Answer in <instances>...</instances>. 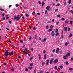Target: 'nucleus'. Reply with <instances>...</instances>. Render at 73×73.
<instances>
[{
	"label": "nucleus",
	"instance_id": "obj_1",
	"mask_svg": "<svg viewBox=\"0 0 73 73\" xmlns=\"http://www.w3.org/2000/svg\"><path fill=\"white\" fill-rule=\"evenodd\" d=\"M19 15H18L17 16V17H16V16L14 17V20H16V21H18L20 19V17H19Z\"/></svg>",
	"mask_w": 73,
	"mask_h": 73
},
{
	"label": "nucleus",
	"instance_id": "obj_2",
	"mask_svg": "<svg viewBox=\"0 0 73 73\" xmlns=\"http://www.w3.org/2000/svg\"><path fill=\"white\" fill-rule=\"evenodd\" d=\"M5 56L6 57H7L8 56V54H9V52L8 51H6L5 53Z\"/></svg>",
	"mask_w": 73,
	"mask_h": 73
},
{
	"label": "nucleus",
	"instance_id": "obj_3",
	"mask_svg": "<svg viewBox=\"0 0 73 73\" xmlns=\"http://www.w3.org/2000/svg\"><path fill=\"white\" fill-rule=\"evenodd\" d=\"M58 62V60L56 59L53 61L54 64H56V63H57Z\"/></svg>",
	"mask_w": 73,
	"mask_h": 73
},
{
	"label": "nucleus",
	"instance_id": "obj_4",
	"mask_svg": "<svg viewBox=\"0 0 73 73\" xmlns=\"http://www.w3.org/2000/svg\"><path fill=\"white\" fill-rule=\"evenodd\" d=\"M46 40H47V38H44L42 40V42H44L45 41H46Z\"/></svg>",
	"mask_w": 73,
	"mask_h": 73
},
{
	"label": "nucleus",
	"instance_id": "obj_5",
	"mask_svg": "<svg viewBox=\"0 0 73 73\" xmlns=\"http://www.w3.org/2000/svg\"><path fill=\"white\" fill-rule=\"evenodd\" d=\"M59 50H60V48H57V50H56V53H58V52H59Z\"/></svg>",
	"mask_w": 73,
	"mask_h": 73
},
{
	"label": "nucleus",
	"instance_id": "obj_6",
	"mask_svg": "<svg viewBox=\"0 0 73 73\" xmlns=\"http://www.w3.org/2000/svg\"><path fill=\"white\" fill-rule=\"evenodd\" d=\"M54 33V31H52L51 33V34L52 35V36L54 37V36L55 35V33Z\"/></svg>",
	"mask_w": 73,
	"mask_h": 73
},
{
	"label": "nucleus",
	"instance_id": "obj_7",
	"mask_svg": "<svg viewBox=\"0 0 73 73\" xmlns=\"http://www.w3.org/2000/svg\"><path fill=\"white\" fill-rule=\"evenodd\" d=\"M53 60H54L53 58H52L51 59V60H50V64H52V62H53Z\"/></svg>",
	"mask_w": 73,
	"mask_h": 73
},
{
	"label": "nucleus",
	"instance_id": "obj_8",
	"mask_svg": "<svg viewBox=\"0 0 73 73\" xmlns=\"http://www.w3.org/2000/svg\"><path fill=\"white\" fill-rule=\"evenodd\" d=\"M46 9L47 11H49L50 9V6H47L46 7Z\"/></svg>",
	"mask_w": 73,
	"mask_h": 73
},
{
	"label": "nucleus",
	"instance_id": "obj_9",
	"mask_svg": "<svg viewBox=\"0 0 73 73\" xmlns=\"http://www.w3.org/2000/svg\"><path fill=\"white\" fill-rule=\"evenodd\" d=\"M70 56V54L69 53H68L66 55V56L67 57H69V56Z\"/></svg>",
	"mask_w": 73,
	"mask_h": 73
},
{
	"label": "nucleus",
	"instance_id": "obj_10",
	"mask_svg": "<svg viewBox=\"0 0 73 73\" xmlns=\"http://www.w3.org/2000/svg\"><path fill=\"white\" fill-rule=\"evenodd\" d=\"M64 31L66 32L68 31V29H67V27H65L64 28Z\"/></svg>",
	"mask_w": 73,
	"mask_h": 73
},
{
	"label": "nucleus",
	"instance_id": "obj_11",
	"mask_svg": "<svg viewBox=\"0 0 73 73\" xmlns=\"http://www.w3.org/2000/svg\"><path fill=\"white\" fill-rule=\"evenodd\" d=\"M67 56L66 55H65L63 56V59H64L65 60H66L67 59H66V58H67Z\"/></svg>",
	"mask_w": 73,
	"mask_h": 73
},
{
	"label": "nucleus",
	"instance_id": "obj_12",
	"mask_svg": "<svg viewBox=\"0 0 73 73\" xmlns=\"http://www.w3.org/2000/svg\"><path fill=\"white\" fill-rule=\"evenodd\" d=\"M49 60H48L46 62V64L47 65H49Z\"/></svg>",
	"mask_w": 73,
	"mask_h": 73
},
{
	"label": "nucleus",
	"instance_id": "obj_13",
	"mask_svg": "<svg viewBox=\"0 0 73 73\" xmlns=\"http://www.w3.org/2000/svg\"><path fill=\"white\" fill-rule=\"evenodd\" d=\"M59 67L61 68V69H63V66H62V65L61 66H59Z\"/></svg>",
	"mask_w": 73,
	"mask_h": 73
},
{
	"label": "nucleus",
	"instance_id": "obj_14",
	"mask_svg": "<svg viewBox=\"0 0 73 73\" xmlns=\"http://www.w3.org/2000/svg\"><path fill=\"white\" fill-rule=\"evenodd\" d=\"M55 32L56 33H58V29H56Z\"/></svg>",
	"mask_w": 73,
	"mask_h": 73
},
{
	"label": "nucleus",
	"instance_id": "obj_15",
	"mask_svg": "<svg viewBox=\"0 0 73 73\" xmlns=\"http://www.w3.org/2000/svg\"><path fill=\"white\" fill-rule=\"evenodd\" d=\"M44 64H45V62H44L42 63V66H44Z\"/></svg>",
	"mask_w": 73,
	"mask_h": 73
},
{
	"label": "nucleus",
	"instance_id": "obj_16",
	"mask_svg": "<svg viewBox=\"0 0 73 73\" xmlns=\"http://www.w3.org/2000/svg\"><path fill=\"white\" fill-rule=\"evenodd\" d=\"M64 36H62L61 37H60V39H63L64 38Z\"/></svg>",
	"mask_w": 73,
	"mask_h": 73
},
{
	"label": "nucleus",
	"instance_id": "obj_17",
	"mask_svg": "<svg viewBox=\"0 0 73 73\" xmlns=\"http://www.w3.org/2000/svg\"><path fill=\"white\" fill-rule=\"evenodd\" d=\"M65 64H66V65H69V62L68 61H66L65 62Z\"/></svg>",
	"mask_w": 73,
	"mask_h": 73
},
{
	"label": "nucleus",
	"instance_id": "obj_18",
	"mask_svg": "<svg viewBox=\"0 0 73 73\" xmlns=\"http://www.w3.org/2000/svg\"><path fill=\"white\" fill-rule=\"evenodd\" d=\"M59 35V33H56L55 34V35L57 36H58Z\"/></svg>",
	"mask_w": 73,
	"mask_h": 73
},
{
	"label": "nucleus",
	"instance_id": "obj_19",
	"mask_svg": "<svg viewBox=\"0 0 73 73\" xmlns=\"http://www.w3.org/2000/svg\"><path fill=\"white\" fill-rule=\"evenodd\" d=\"M44 5V2L43 1L42 3V7H43Z\"/></svg>",
	"mask_w": 73,
	"mask_h": 73
},
{
	"label": "nucleus",
	"instance_id": "obj_20",
	"mask_svg": "<svg viewBox=\"0 0 73 73\" xmlns=\"http://www.w3.org/2000/svg\"><path fill=\"white\" fill-rule=\"evenodd\" d=\"M46 56H47L46 54H45L44 55V59H46Z\"/></svg>",
	"mask_w": 73,
	"mask_h": 73
},
{
	"label": "nucleus",
	"instance_id": "obj_21",
	"mask_svg": "<svg viewBox=\"0 0 73 73\" xmlns=\"http://www.w3.org/2000/svg\"><path fill=\"white\" fill-rule=\"evenodd\" d=\"M0 10H1V11H4V9H3L1 8L0 9Z\"/></svg>",
	"mask_w": 73,
	"mask_h": 73
},
{
	"label": "nucleus",
	"instance_id": "obj_22",
	"mask_svg": "<svg viewBox=\"0 0 73 73\" xmlns=\"http://www.w3.org/2000/svg\"><path fill=\"white\" fill-rule=\"evenodd\" d=\"M71 3V0H69L68 1V4H70Z\"/></svg>",
	"mask_w": 73,
	"mask_h": 73
},
{
	"label": "nucleus",
	"instance_id": "obj_23",
	"mask_svg": "<svg viewBox=\"0 0 73 73\" xmlns=\"http://www.w3.org/2000/svg\"><path fill=\"white\" fill-rule=\"evenodd\" d=\"M33 58V57H30V60H32V59Z\"/></svg>",
	"mask_w": 73,
	"mask_h": 73
},
{
	"label": "nucleus",
	"instance_id": "obj_24",
	"mask_svg": "<svg viewBox=\"0 0 73 73\" xmlns=\"http://www.w3.org/2000/svg\"><path fill=\"white\" fill-rule=\"evenodd\" d=\"M52 31V29H49L48 31V32H50V31Z\"/></svg>",
	"mask_w": 73,
	"mask_h": 73
},
{
	"label": "nucleus",
	"instance_id": "obj_25",
	"mask_svg": "<svg viewBox=\"0 0 73 73\" xmlns=\"http://www.w3.org/2000/svg\"><path fill=\"white\" fill-rule=\"evenodd\" d=\"M60 3H58L56 5V7H58V6H60Z\"/></svg>",
	"mask_w": 73,
	"mask_h": 73
},
{
	"label": "nucleus",
	"instance_id": "obj_26",
	"mask_svg": "<svg viewBox=\"0 0 73 73\" xmlns=\"http://www.w3.org/2000/svg\"><path fill=\"white\" fill-rule=\"evenodd\" d=\"M57 17H61V16H60V15H58L57 16Z\"/></svg>",
	"mask_w": 73,
	"mask_h": 73
},
{
	"label": "nucleus",
	"instance_id": "obj_27",
	"mask_svg": "<svg viewBox=\"0 0 73 73\" xmlns=\"http://www.w3.org/2000/svg\"><path fill=\"white\" fill-rule=\"evenodd\" d=\"M25 16L27 17H28L29 16V15H28V14H26L25 15Z\"/></svg>",
	"mask_w": 73,
	"mask_h": 73
},
{
	"label": "nucleus",
	"instance_id": "obj_28",
	"mask_svg": "<svg viewBox=\"0 0 73 73\" xmlns=\"http://www.w3.org/2000/svg\"><path fill=\"white\" fill-rule=\"evenodd\" d=\"M69 45V44L67 43V42H66V43L65 44V46H67V45Z\"/></svg>",
	"mask_w": 73,
	"mask_h": 73
},
{
	"label": "nucleus",
	"instance_id": "obj_29",
	"mask_svg": "<svg viewBox=\"0 0 73 73\" xmlns=\"http://www.w3.org/2000/svg\"><path fill=\"white\" fill-rule=\"evenodd\" d=\"M73 69L72 68H70L69 69V70H73Z\"/></svg>",
	"mask_w": 73,
	"mask_h": 73
},
{
	"label": "nucleus",
	"instance_id": "obj_30",
	"mask_svg": "<svg viewBox=\"0 0 73 73\" xmlns=\"http://www.w3.org/2000/svg\"><path fill=\"white\" fill-rule=\"evenodd\" d=\"M32 65H33V63H31V64H30V66H32Z\"/></svg>",
	"mask_w": 73,
	"mask_h": 73
},
{
	"label": "nucleus",
	"instance_id": "obj_31",
	"mask_svg": "<svg viewBox=\"0 0 73 73\" xmlns=\"http://www.w3.org/2000/svg\"><path fill=\"white\" fill-rule=\"evenodd\" d=\"M33 29H34V30H36V27L35 26L34 27Z\"/></svg>",
	"mask_w": 73,
	"mask_h": 73
},
{
	"label": "nucleus",
	"instance_id": "obj_32",
	"mask_svg": "<svg viewBox=\"0 0 73 73\" xmlns=\"http://www.w3.org/2000/svg\"><path fill=\"white\" fill-rule=\"evenodd\" d=\"M23 53H25V54H26V55L27 54V52H25V51H24Z\"/></svg>",
	"mask_w": 73,
	"mask_h": 73
},
{
	"label": "nucleus",
	"instance_id": "obj_33",
	"mask_svg": "<svg viewBox=\"0 0 73 73\" xmlns=\"http://www.w3.org/2000/svg\"><path fill=\"white\" fill-rule=\"evenodd\" d=\"M35 14V12H33V13H32V15H34Z\"/></svg>",
	"mask_w": 73,
	"mask_h": 73
},
{
	"label": "nucleus",
	"instance_id": "obj_34",
	"mask_svg": "<svg viewBox=\"0 0 73 73\" xmlns=\"http://www.w3.org/2000/svg\"><path fill=\"white\" fill-rule=\"evenodd\" d=\"M72 34H70L69 35V37H72Z\"/></svg>",
	"mask_w": 73,
	"mask_h": 73
},
{
	"label": "nucleus",
	"instance_id": "obj_35",
	"mask_svg": "<svg viewBox=\"0 0 73 73\" xmlns=\"http://www.w3.org/2000/svg\"><path fill=\"white\" fill-rule=\"evenodd\" d=\"M55 69H56V70H57V66H55Z\"/></svg>",
	"mask_w": 73,
	"mask_h": 73
},
{
	"label": "nucleus",
	"instance_id": "obj_36",
	"mask_svg": "<svg viewBox=\"0 0 73 73\" xmlns=\"http://www.w3.org/2000/svg\"><path fill=\"white\" fill-rule=\"evenodd\" d=\"M29 69H30V70H31L32 69V67H28Z\"/></svg>",
	"mask_w": 73,
	"mask_h": 73
},
{
	"label": "nucleus",
	"instance_id": "obj_37",
	"mask_svg": "<svg viewBox=\"0 0 73 73\" xmlns=\"http://www.w3.org/2000/svg\"><path fill=\"white\" fill-rule=\"evenodd\" d=\"M14 54V52H13V51H12L11 52V55H13V54Z\"/></svg>",
	"mask_w": 73,
	"mask_h": 73
},
{
	"label": "nucleus",
	"instance_id": "obj_38",
	"mask_svg": "<svg viewBox=\"0 0 73 73\" xmlns=\"http://www.w3.org/2000/svg\"><path fill=\"white\" fill-rule=\"evenodd\" d=\"M59 24V22H57L56 23V24L57 25H58V24Z\"/></svg>",
	"mask_w": 73,
	"mask_h": 73
},
{
	"label": "nucleus",
	"instance_id": "obj_39",
	"mask_svg": "<svg viewBox=\"0 0 73 73\" xmlns=\"http://www.w3.org/2000/svg\"><path fill=\"white\" fill-rule=\"evenodd\" d=\"M9 55V56H11V53L9 52V54H8V55Z\"/></svg>",
	"mask_w": 73,
	"mask_h": 73
},
{
	"label": "nucleus",
	"instance_id": "obj_40",
	"mask_svg": "<svg viewBox=\"0 0 73 73\" xmlns=\"http://www.w3.org/2000/svg\"><path fill=\"white\" fill-rule=\"evenodd\" d=\"M48 13V11H47V10H46L45 11V14H46Z\"/></svg>",
	"mask_w": 73,
	"mask_h": 73
},
{
	"label": "nucleus",
	"instance_id": "obj_41",
	"mask_svg": "<svg viewBox=\"0 0 73 73\" xmlns=\"http://www.w3.org/2000/svg\"><path fill=\"white\" fill-rule=\"evenodd\" d=\"M33 42L34 43V44H36V41H34V40L33 41Z\"/></svg>",
	"mask_w": 73,
	"mask_h": 73
},
{
	"label": "nucleus",
	"instance_id": "obj_42",
	"mask_svg": "<svg viewBox=\"0 0 73 73\" xmlns=\"http://www.w3.org/2000/svg\"><path fill=\"white\" fill-rule=\"evenodd\" d=\"M64 6H66V2L64 3Z\"/></svg>",
	"mask_w": 73,
	"mask_h": 73
},
{
	"label": "nucleus",
	"instance_id": "obj_43",
	"mask_svg": "<svg viewBox=\"0 0 73 73\" xmlns=\"http://www.w3.org/2000/svg\"><path fill=\"white\" fill-rule=\"evenodd\" d=\"M61 20H65V18H62L61 19Z\"/></svg>",
	"mask_w": 73,
	"mask_h": 73
},
{
	"label": "nucleus",
	"instance_id": "obj_44",
	"mask_svg": "<svg viewBox=\"0 0 73 73\" xmlns=\"http://www.w3.org/2000/svg\"><path fill=\"white\" fill-rule=\"evenodd\" d=\"M25 71H26L27 72L28 71V68H26Z\"/></svg>",
	"mask_w": 73,
	"mask_h": 73
},
{
	"label": "nucleus",
	"instance_id": "obj_45",
	"mask_svg": "<svg viewBox=\"0 0 73 73\" xmlns=\"http://www.w3.org/2000/svg\"><path fill=\"white\" fill-rule=\"evenodd\" d=\"M68 31H70V28H68Z\"/></svg>",
	"mask_w": 73,
	"mask_h": 73
},
{
	"label": "nucleus",
	"instance_id": "obj_46",
	"mask_svg": "<svg viewBox=\"0 0 73 73\" xmlns=\"http://www.w3.org/2000/svg\"><path fill=\"white\" fill-rule=\"evenodd\" d=\"M70 23L71 24H73V22L72 21H70Z\"/></svg>",
	"mask_w": 73,
	"mask_h": 73
},
{
	"label": "nucleus",
	"instance_id": "obj_47",
	"mask_svg": "<svg viewBox=\"0 0 73 73\" xmlns=\"http://www.w3.org/2000/svg\"><path fill=\"white\" fill-rule=\"evenodd\" d=\"M9 23L10 24H12V21H9Z\"/></svg>",
	"mask_w": 73,
	"mask_h": 73
},
{
	"label": "nucleus",
	"instance_id": "obj_48",
	"mask_svg": "<svg viewBox=\"0 0 73 73\" xmlns=\"http://www.w3.org/2000/svg\"><path fill=\"white\" fill-rule=\"evenodd\" d=\"M55 49H54V50H53L52 52H54H54H55Z\"/></svg>",
	"mask_w": 73,
	"mask_h": 73
},
{
	"label": "nucleus",
	"instance_id": "obj_49",
	"mask_svg": "<svg viewBox=\"0 0 73 73\" xmlns=\"http://www.w3.org/2000/svg\"><path fill=\"white\" fill-rule=\"evenodd\" d=\"M46 28L47 29H48L49 28V26H46Z\"/></svg>",
	"mask_w": 73,
	"mask_h": 73
},
{
	"label": "nucleus",
	"instance_id": "obj_50",
	"mask_svg": "<svg viewBox=\"0 0 73 73\" xmlns=\"http://www.w3.org/2000/svg\"><path fill=\"white\" fill-rule=\"evenodd\" d=\"M70 11H71V13H73V10H71Z\"/></svg>",
	"mask_w": 73,
	"mask_h": 73
},
{
	"label": "nucleus",
	"instance_id": "obj_51",
	"mask_svg": "<svg viewBox=\"0 0 73 73\" xmlns=\"http://www.w3.org/2000/svg\"><path fill=\"white\" fill-rule=\"evenodd\" d=\"M57 11H58V9H56L55 10V12H57Z\"/></svg>",
	"mask_w": 73,
	"mask_h": 73
},
{
	"label": "nucleus",
	"instance_id": "obj_52",
	"mask_svg": "<svg viewBox=\"0 0 73 73\" xmlns=\"http://www.w3.org/2000/svg\"><path fill=\"white\" fill-rule=\"evenodd\" d=\"M38 56H39V57H40L41 56V54H38Z\"/></svg>",
	"mask_w": 73,
	"mask_h": 73
},
{
	"label": "nucleus",
	"instance_id": "obj_53",
	"mask_svg": "<svg viewBox=\"0 0 73 73\" xmlns=\"http://www.w3.org/2000/svg\"><path fill=\"white\" fill-rule=\"evenodd\" d=\"M50 28H53V25H51L50 27Z\"/></svg>",
	"mask_w": 73,
	"mask_h": 73
},
{
	"label": "nucleus",
	"instance_id": "obj_54",
	"mask_svg": "<svg viewBox=\"0 0 73 73\" xmlns=\"http://www.w3.org/2000/svg\"><path fill=\"white\" fill-rule=\"evenodd\" d=\"M38 3L39 4H41V2L40 1H39V2H38Z\"/></svg>",
	"mask_w": 73,
	"mask_h": 73
},
{
	"label": "nucleus",
	"instance_id": "obj_55",
	"mask_svg": "<svg viewBox=\"0 0 73 73\" xmlns=\"http://www.w3.org/2000/svg\"><path fill=\"white\" fill-rule=\"evenodd\" d=\"M9 19V17H6V19L7 20V19Z\"/></svg>",
	"mask_w": 73,
	"mask_h": 73
},
{
	"label": "nucleus",
	"instance_id": "obj_56",
	"mask_svg": "<svg viewBox=\"0 0 73 73\" xmlns=\"http://www.w3.org/2000/svg\"><path fill=\"white\" fill-rule=\"evenodd\" d=\"M31 50V51H33V48H32Z\"/></svg>",
	"mask_w": 73,
	"mask_h": 73
},
{
	"label": "nucleus",
	"instance_id": "obj_57",
	"mask_svg": "<svg viewBox=\"0 0 73 73\" xmlns=\"http://www.w3.org/2000/svg\"><path fill=\"white\" fill-rule=\"evenodd\" d=\"M16 7H19V5L18 4H16Z\"/></svg>",
	"mask_w": 73,
	"mask_h": 73
},
{
	"label": "nucleus",
	"instance_id": "obj_58",
	"mask_svg": "<svg viewBox=\"0 0 73 73\" xmlns=\"http://www.w3.org/2000/svg\"><path fill=\"white\" fill-rule=\"evenodd\" d=\"M12 7V5H10L9 6V8H11Z\"/></svg>",
	"mask_w": 73,
	"mask_h": 73
},
{
	"label": "nucleus",
	"instance_id": "obj_59",
	"mask_svg": "<svg viewBox=\"0 0 73 73\" xmlns=\"http://www.w3.org/2000/svg\"><path fill=\"white\" fill-rule=\"evenodd\" d=\"M43 71H40V72H38V73H43Z\"/></svg>",
	"mask_w": 73,
	"mask_h": 73
},
{
	"label": "nucleus",
	"instance_id": "obj_60",
	"mask_svg": "<svg viewBox=\"0 0 73 73\" xmlns=\"http://www.w3.org/2000/svg\"><path fill=\"white\" fill-rule=\"evenodd\" d=\"M29 39L30 40H31V39H32V37L31 36H30V37Z\"/></svg>",
	"mask_w": 73,
	"mask_h": 73
},
{
	"label": "nucleus",
	"instance_id": "obj_61",
	"mask_svg": "<svg viewBox=\"0 0 73 73\" xmlns=\"http://www.w3.org/2000/svg\"><path fill=\"white\" fill-rule=\"evenodd\" d=\"M3 64L4 65H7V64L5 63H4Z\"/></svg>",
	"mask_w": 73,
	"mask_h": 73
},
{
	"label": "nucleus",
	"instance_id": "obj_62",
	"mask_svg": "<svg viewBox=\"0 0 73 73\" xmlns=\"http://www.w3.org/2000/svg\"><path fill=\"white\" fill-rule=\"evenodd\" d=\"M46 53V51L45 50H44L43 51V53Z\"/></svg>",
	"mask_w": 73,
	"mask_h": 73
},
{
	"label": "nucleus",
	"instance_id": "obj_63",
	"mask_svg": "<svg viewBox=\"0 0 73 73\" xmlns=\"http://www.w3.org/2000/svg\"><path fill=\"white\" fill-rule=\"evenodd\" d=\"M20 42H21V43H23V40H20Z\"/></svg>",
	"mask_w": 73,
	"mask_h": 73
},
{
	"label": "nucleus",
	"instance_id": "obj_64",
	"mask_svg": "<svg viewBox=\"0 0 73 73\" xmlns=\"http://www.w3.org/2000/svg\"><path fill=\"white\" fill-rule=\"evenodd\" d=\"M71 60H73V58H71Z\"/></svg>",
	"mask_w": 73,
	"mask_h": 73
}]
</instances>
